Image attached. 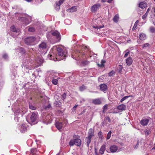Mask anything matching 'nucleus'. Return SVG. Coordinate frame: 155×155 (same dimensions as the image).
<instances>
[{
  "label": "nucleus",
  "mask_w": 155,
  "mask_h": 155,
  "mask_svg": "<svg viewBox=\"0 0 155 155\" xmlns=\"http://www.w3.org/2000/svg\"><path fill=\"white\" fill-rule=\"evenodd\" d=\"M44 60L41 55H39L36 58L34 62L35 65H34L33 63L31 61H32V59L29 58L26 60L25 62H23V64L21 65L22 68H24V69H31L32 68H35L40 66L43 63Z\"/></svg>",
  "instance_id": "1"
},
{
  "label": "nucleus",
  "mask_w": 155,
  "mask_h": 155,
  "mask_svg": "<svg viewBox=\"0 0 155 155\" xmlns=\"http://www.w3.org/2000/svg\"><path fill=\"white\" fill-rule=\"evenodd\" d=\"M56 49L58 51V55H56L55 57L57 61L64 60L67 56V52L65 50H63L59 47H55ZM55 47H54V48Z\"/></svg>",
  "instance_id": "2"
},
{
  "label": "nucleus",
  "mask_w": 155,
  "mask_h": 155,
  "mask_svg": "<svg viewBox=\"0 0 155 155\" xmlns=\"http://www.w3.org/2000/svg\"><path fill=\"white\" fill-rule=\"evenodd\" d=\"M52 36L55 38L54 42L59 41L61 39L60 33L57 30L51 31L47 35V37L48 39L50 41L52 39Z\"/></svg>",
  "instance_id": "3"
},
{
  "label": "nucleus",
  "mask_w": 155,
  "mask_h": 155,
  "mask_svg": "<svg viewBox=\"0 0 155 155\" xmlns=\"http://www.w3.org/2000/svg\"><path fill=\"white\" fill-rule=\"evenodd\" d=\"M36 40V38L35 37L31 36L25 38V42L28 45H33L35 44Z\"/></svg>",
  "instance_id": "4"
},
{
  "label": "nucleus",
  "mask_w": 155,
  "mask_h": 155,
  "mask_svg": "<svg viewBox=\"0 0 155 155\" xmlns=\"http://www.w3.org/2000/svg\"><path fill=\"white\" fill-rule=\"evenodd\" d=\"M81 140L80 139H75L71 140L69 143L70 146H73L74 144L80 147L81 145Z\"/></svg>",
  "instance_id": "5"
},
{
  "label": "nucleus",
  "mask_w": 155,
  "mask_h": 155,
  "mask_svg": "<svg viewBox=\"0 0 155 155\" xmlns=\"http://www.w3.org/2000/svg\"><path fill=\"white\" fill-rule=\"evenodd\" d=\"M20 19L23 23L25 25L28 24L32 20L31 17L29 16H27L26 17H21Z\"/></svg>",
  "instance_id": "6"
},
{
  "label": "nucleus",
  "mask_w": 155,
  "mask_h": 155,
  "mask_svg": "<svg viewBox=\"0 0 155 155\" xmlns=\"http://www.w3.org/2000/svg\"><path fill=\"white\" fill-rule=\"evenodd\" d=\"M38 113H32L31 117L30 120L31 123L34 124H36L37 123V119L38 118Z\"/></svg>",
  "instance_id": "7"
},
{
  "label": "nucleus",
  "mask_w": 155,
  "mask_h": 155,
  "mask_svg": "<svg viewBox=\"0 0 155 155\" xmlns=\"http://www.w3.org/2000/svg\"><path fill=\"white\" fill-rule=\"evenodd\" d=\"M110 151L112 153H114L117 152H119L120 151V149L118 148V147L115 145L111 146L110 148Z\"/></svg>",
  "instance_id": "8"
},
{
  "label": "nucleus",
  "mask_w": 155,
  "mask_h": 155,
  "mask_svg": "<svg viewBox=\"0 0 155 155\" xmlns=\"http://www.w3.org/2000/svg\"><path fill=\"white\" fill-rule=\"evenodd\" d=\"M101 6V4L99 3L94 4L91 7V12L94 13L96 12Z\"/></svg>",
  "instance_id": "9"
},
{
  "label": "nucleus",
  "mask_w": 155,
  "mask_h": 155,
  "mask_svg": "<svg viewBox=\"0 0 155 155\" xmlns=\"http://www.w3.org/2000/svg\"><path fill=\"white\" fill-rule=\"evenodd\" d=\"M149 119L148 118L142 119L140 121V123L143 126L147 125L149 123Z\"/></svg>",
  "instance_id": "10"
},
{
  "label": "nucleus",
  "mask_w": 155,
  "mask_h": 155,
  "mask_svg": "<svg viewBox=\"0 0 155 155\" xmlns=\"http://www.w3.org/2000/svg\"><path fill=\"white\" fill-rule=\"evenodd\" d=\"M48 76L46 79V80H48V81H50L51 79L55 78L56 77L54 74L52 72L48 73Z\"/></svg>",
  "instance_id": "11"
},
{
  "label": "nucleus",
  "mask_w": 155,
  "mask_h": 155,
  "mask_svg": "<svg viewBox=\"0 0 155 155\" xmlns=\"http://www.w3.org/2000/svg\"><path fill=\"white\" fill-rule=\"evenodd\" d=\"M47 46V44L45 42H42L39 45V49L40 50L46 49Z\"/></svg>",
  "instance_id": "12"
},
{
  "label": "nucleus",
  "mask_w": 155,
  "mask_h": 155,
  "mask_svg": "<svg viewBox=\"0 0 155 155\" xmlns=\"http://www.w3.org/2000/svg\"><path fill=\"white\" fill-rule=\"evenodd\" d=\"M77 10V6H74L67 9L66 11L68 12H76Z\"/></svg>",
  "instance_id": "13"
},
{
  "label": "nucleus",
  "mask_w": 155,
  "mask_h": 155,
  "mask_svg": "<svg viewBox=\"0 0 155 155\" xmlns=\"http://www.w3.org/2000/svg\"><path fill=\"white\" fill-rule=\"evenodd\" d=\"M19 128L20 132L22 133L25 132L26 130V126L24 124H22L19 126Z\"/></svg>",
  "instance_id": "14"
},
{
  "label": "nucleus",
  "mask_w": 155,
  "mask_h": 155,
  "mask_svg": "<svg viewBox=\"0 0 155 155\" xmlns=\"http://www.w3.org/2000/svg\"><path fill=\"white\" fill-rule=\"evenodd\" d=\"M10 29L12 31L14 32H16L17 34L16 35H18L19 34V32L18 29H17L14 26H12L11 27Z\"/></svg>",
  "instance_id": "15"
},
{
  "label": "nucleus",
  "mask_w": 155,
  "mask_h": 155,
  "mask_svg": "<svg viewBox=\"0 0 155 155\" xmlns=\"http://www.w3.org/2000/svg\"><path fill=\"white\" fill-rule=\"evenodd\" d=\"M55 126L58 130H60L62 127V123L61 122H57L55 124Z\"/></svg>",
  "instance_id": "16"
},
{
  "label": "nucleus",
  "mask_w": 155,
  "mask_h": 155,
  "mask_svg": "<svg viewBox=\"0 0 155 155\" xmlns=\"http://www.w3.org/2000/svg\"><path fill=\"white\" fill-rule=\"evenodd\" d=\"M139 38L140 40H145L146 38V35L144 33H140L139 35Z\"/></svg>",
  "instance_id": "17"
},
{
  "label": "nucleus",
  "mask_w": 155,
  "mask_h": 155,
  "mask_svg": "<svg viewBox=\"0 0 155 155\" xmlns=\"http://www.w3.org/2000/svg\"><path fill=\"white\" fill-rule=\"evenodd\" d=\"M126 62L128 65H130L133 62V59L131 57H129L126 59Z\"/></svg>",
  "instance_id": "18"
},
{
  "label": "nucleus",
  "mask_w": 155,
  "mask_h": 155,
  "mask_svg": "<svg viewBox=\"0 0 155 155\" xmlns=\"http://www.w3.org/2000/svg\"><path fill=\"white\" fill-rule=\"evenodd\" d=\"M126 106L124 104H121L117 107V109L120 110L122 111L124 110L126 108Z\"/></svg>",
  "instance_id": "19"
},
{
  "label": "nucleus",
  "mask_w": 155,
  "mask_h": 155,
  "mask_svg": "<svg viewBox=\"0 0 155 155\" xmlns=\"http://www.w3.org/2000/svg\"><path fill=\"white\" fill-rule=\"evenodd\" d=\"M147 6V4L144 2H141L139 4V7L141 8H145Z\"/></svg>",
  "instance_id": "20"
},
{
  "label": "nucleus",
  "mask_w": 155,
  "mask_h": 155,
  "mask_svg": "<svg viewBox=\"0 0 155 155\" xmlns=\"http://www.w3.org/2000/svg\"><path fill=\"white\" fill-rule=\"evenodd\" d=\"M100 88L103 91H105L107 90V86L105 84H101L100 85Z\"/></svg>",
  "instance_id": "21"
},
{
  "label": "nucleus",
  "mask_w": 155,
  "mask_h": 155,
  "mask_svg": "<svg viewBox=\"0 0 155 155\" xmlns=\"http://www.w3.org/2000/svg\"><path fill=\"white\" fill-rule=\"evenodd\" d=\"M92 103L95 104H101V101L99 99H94L92 101Z\"/></svg>",
  "instance_id": "22"
},
{
  "label": "nucleus",
  "mask_w": 155,
  "mask_h": 155,
  "mask_svg": "<svg viewBox=\"0 0 155 155\" xmlns=\"http://www.w3.org/2000/svg\"><path fill=\"white\" fill-rule=\"evenodd\" d=\"M105 149V145H103L100 149L99 152L101 154H104V151Z\"/></svg>",
  "instance_id": "23"
},
{
  "label": "nucleus",
  "mask_w": 155,
  "mask_h": 155,
  "mask_svg": "<svg viewBox=\"0 0 155 155\" xmlns=\"http://www.w3.org/2000/svg\"><path fill=\"white\" fill-rule=\"evenodd\" d=\"M94 136L93 130L92 129H90L88 133V136L87 137L90 138H92V137Z\"/></svg>",
  "instance_id": "24"
},
{
  "label": "nucleus",
  "mask_w": 155,
  "mask_h": 155,
  "mask_svg": "<svg viewBox=\"0 0 155 155\" xmlns=\"http://www.w3.org/2000/svg\"><path fill=\"white\" fill-rule=\"evenodd\" d=\"M38 150L36 148H33L31 150V153L33 155L38 154Z\"/></svg>",
  "instance_id": "25"
},
{
  "label": "nucleus",
  "mask_w": 155,
  "mask_h": 155,
  "mask_svg": "<svg viewBox=\"0 0 155 155\" xmlns=\"http://www.w3.org/2000/svg\"><path fill=\"white\" fill-rule=\"evenodd\" d=\"M91 138H90V137H87L85 140V142H86L87 145L88 147H89V145L91 142Z\"/></svg>",
  "instance_id": "26"
},
{
  "label": "nucleus",
  "mask_w": 155,
  "mask_h": 155,
  "mask_svg": "<svg viewBox=\"0 0 155 155\" xmlns=\"http://www.w3.org/2000/svg\"><path fill=\"white\" fill-rule=\"evenodd\" d=\"M21 110L20 109L18 108L15 109L14 112L15 116L19 115L21 114Z\"/></svg>",
  "instance_id": "27"
},
{
  "label": "nucleus",
  "mask_w": 155,
  "mask_h": 155,
  "mask_svg": "<svg viewBox=\"0 0 155 155\" xmlns=\"http://www.w3.org/2000/svg\"><path fill=\"white\" fill-rule=\"evenodd\" d=\"M2 57L6 60H8L9 58L8 54L6 53H4L2 54Z\"/></svg>",
  "instance_id": "28"
},
{
  "label": "nucleus",
  "mask_w": 155,
  "mask_h": 155,
  "mask_svg": "<svg viewBox=\"0 0 155 155\" xmlns=\"http://www.w3.org/2000/svg\"><path fill=\"white\" fill-rule=\"evenodd\" d=\"M89 63V62L87 60H83L81 61V64L82 66H84L88 64Z\"/></svg>",
  "instance_id": "29"
},
{
  "label": "nucleus",
  "mask_w": 155,
  "mask_h": 155,
  "mask_svg": "<svg viewBox=\"0 0 155 155\" xmlns=\"http://www.w3.org/2000/svg\"><path fill=\"white\" fill-rule=\"evenodd\" d=\"M119 16L118 15H116L113 18V21L115 22H117L119 19Z\"/></svg>",
  "instance_id": "30"
},
{
  "label": "nucleus",
  "mask_w": 155,
  "mask_h": 155,
  "mask_svg": "<svg viewBox=\"0 0 155 155\" xmlns=\"http://www.w3.org/2000/svg\"><path fill=\"white\" fill-rule=\"evenodd\" d=\"M106 61L105 60L103 59L101 61V64H98V65L101 67H104V64L105 62Z\"/></svg>",
  "instance_id": "31"
},
{
  "label": "nucleus",
  "mask_w": 155,
  "mask_h": 155,
  "mask_svg": "<svg viewBox=\"0 0 155 155\" xmlns=\"http://www.w3.org/2000/svg\"><path fill=\"white\" fill-rule=\"evenodd\" d=\"M58 80L57 79H55L54 78L52 79L51 82L52 84L54 85H57L58 83Z\"/></svg>",
  "instance_id": "32"
},
{
  "label": "nucleus",
  "mask_w": 155,
  "mask_h": 155,
  "mask_svg": "<svg viewBox=\"0 0 155 155\" xmlns=\"http://www.w3.org/2000/svg\"><path fill=\"white\" fill-rule=\"evenodd\" d=\"M97 54H95L94 53H93V54L90 56V58L91 59H92V58H93L91 59L92 61L94 60L97 58Z\"/></svg>",
  "instance_id": "33"
},
{
  "label": "nucleus",
  "mask_w": 155,
  "mask_h": 155,
  "mask_svg": "<svg viewBox=\"0 0 155 155\" xmlns=\"http://www.w3.org/2000/svg\"><path fill=\"white\" fill-rule=\"evenodd\" d=\"M104 27V25H102V26H99V25H94L93 26V28H95L96 29H100L101 28H103Z\"/></svg>",
  "instance_id": "34"
},
{
  "label": "nucleus",
  "mask_w": 155,
  "mask_h": 155,
  "mask_svg": "<svg viewBox=\"0 0 155 155\" xmlns=\"http://www.w3.org/2000/svg\"><path fill=\"white\" fill-rule=\"evenodd\" d=\"M18 51H19L21 54H24L25 53V51L24 49L22 48H19L18 49Z\"/></svg>",
  "instance_id": "35"
},
{
  "label": "nucleus",
  "mask_w": 155,
  "mask_h": 155,
  "mask_svg": "<svg viewBox=\"0 0 155 155\" xmlns=\"http://www.w3.org/2000/svg\"><path fill=\"white\" fill-rule=\"evenodd\" d=\"M29 108L30 109H31L32 110H35L36 109V107L35 106L32 105L31 104H29Z\"/></svg>",
  "instance_id": "36"
},
{
  "label": "nucleus",
  "mask_w": 155,
  "mask_h": 155,
  "mask_svg": "<svg viewBox=\"0 0 155 155\" xmlns=\"http://www.w3.org/2000/svg\"><path fill=\"white\" fill-rule=\"evenodd\" d=\"M150 31L151 33H155V28L151 26L150 28Z\"/></svg>",
  "instance_id": "37"
},
{
  "label": "nucleus",
  "mask_w": 155,
  "mask_h": 155,
  "mask_svg": "<svg viewBox=\"0 0 155 155\" xmlns=\"http://www.w3.org/2000/svg\"><path fill=\"white\" fill-rule=\"evenodd\" d=\"M86 88V87L84 85H82V86H81L79 87V90L81 91H83Z\"/></svg>",
  "instance_id": "38"
},
{
  "label": "nucleus",
  "mask_w": 155,
  "mask_h": 155,
  "mask_svg": "<svg viewBox=\"0 0 155 155\" xmlns=\"http://www.w3.org/2000/svg\"><path fill=\"white\" fill-rule=\"evenodd\" d=\"M111 133H112L111 131H109L108 132V134H107V137H106L107 140H109V139H110V137H111Z\"/></svg>",
  "instance_id": "39"
},
{
  "label": "nucleus",
  "mask_w": 155,
  "mask_h": 155,
  "mask_svg": "<svg viewBox=\"0 0 155 155\" xmlns=\"http://www.w3.org/2000/svg\"><path fill=\"white\" fill-rule=\"evenodd\" d=\"M35 30V28L33 27H30L28 28V31L30 32H34Z\"/></svg>",
  "instance_id": "40"
},
{
  "label": "nucleus",
  "mask_w": 155,
  "mask_h": 155,
  "mask_svg": "<svg viewBox=\"0 0 155 155\" xmlns=\"http://www.w3.org/2000/svg\"><path fill=\"white\" fill-rule=\"evenodd\" d=\"M77 55L78 56V57H80L83 55H84V53L81 52L80 51H78L77 52Z\"/></svg>",
  "instance_id": "41"
},
{
  "label": "nucleus",
  "mask_w": 155,
  "mask_h": 155,
  "mask_svg": "<svg viewBox=\"0 0 155 155\" xmlns=\"http://www.w3.org/2000/svg\"><path fill=\"white\" fill-rule=\"evenodd\" d=\"M51 108V106L50 104H48L45 107V110H49Z\"/></svg>",
  "instance_id": "42"
},
{
  "label": "nucleus",
  "mask_w": 155,
  "mask_h": 155,
  "mask_svg": "<svg viewBox=\"0 0 155 155\" xmlns=\"http://www.w3.org/2000/svg\"><path fill=\"white\" fill-rule=\"evenodd\" d=\"M131 96H125V97H123L121 100H120V101L121 102H123V101H124L126 99L128 98H129V97H130Z\"/></svg>",
  "instance_id": "43"
},
{
  "label": "nucleus",
  "mask_w": 155,
  "mask_h": 155,
  "mask_svg": "<svg viewBox=\"0 0 155 155\" xmlns=\"http://www.w3.org/2000/svg\"><path fill=\"white\" fill-rule=\"evenodd\" d=\"M107 105H105L103 106V112H105L107 110Z\"/></svg>",
  "instance_id": "44"
},
{
  "label": "nucleus",
  "mask_w": 155,
  "mask_h": 155,
  "mask_svg": "<svg viewBox=\"0 0 155 155\" xmlns=\"http://www.w3.org/2000/svg\"><path fill=\"white\" fill-rule=\"evenodd\" d=\"M150 46V44L149 43H146L142 45L143 48H145L146 47H148Z\"/></svg>",
  "instance_id": "45"
},
{
  "label": "nucleus",
  "mask_w": 155,
  "mask_h": 155,
  "mask_svg": "<svg viewBox=\"0 0 155 155\" xmlns=\"http://www.w3.org/2000/svg\"><path fill=\"white\" fill-rule=\"evenodd\" d=\"M56 6L55 9L56 10L58 11L59 10L60 8V5H58V3H57V2H56Z\"/></svg>",
  "instance_id": "46"
},
{
  "label": "nucleus",
  "mask_w": 155,
  "mask_h": 155,
  "mask_svg": "<svg viewBox=\"0 0 155 155\" xmlns=\"http://www.w3.org/2000/svg\"><path fill=\"white\" fill-rule=\"evenodd\" d=\"M64 23L67 25H69L71 24V21L68 19H66L64 21Z\"/></svg>",
  "instance_id": "47"
},
{
  "label": "nucleus",
  "mask_w": 155,
  "mask_h": 155,
  "mask_svg": "<svg viewBox=\"0 0 155 155\" xmlns=\"http://www.w3.org/2000/svg\"><path fill=\"white\" fill-rule=\"evenodd\" d=\"M119 69L118 70V72L119 73H120L122 71L123 68V67L122 66L120 65H119Z\"/></svg>",
  "instance_id": "48"
},
{
  "label": "nucleus",
  "mask_w": 155,
  "mask_h": 155,
  "mask_svg": "<svg viewBox=\"0 0 155 155\" xmlns=\"http://www.w3.org/2000/svg\"><path fill=\"white\" fill-rule=\"evenodd\" d=\"M144 132L146 135H148L150 134V131L147 129L145 130Z\"/></svg>",
  "instance_id": "49"
},
{
  "label": "nucleus",
  "mask_w": 155,
  "mask_h": 155,
  "mask_svg": "<svg viewBox=\"0 0 155 155\" xmlns=\"http://www.w3.org/2000/svg\"><path fill=\"white\" fill-rule=\"evenodd\" d=\"M65 0H60L58 2H57L58 3V5H61L63 2Z\"/></svg>",
  "instance_id": "50"
},
{
  "label": "nucleus",
  "mask_w": 155,
  "mask_h": 155,
  "mask_svg": "<svg viewBox=\"0 0 155 155\" xmlns=\"http://www.w3.org/2000/svg\"><path fill=\"white\" fill-rule=\"evenodd\" d=\"M15 117L14 118V120L16 122H18L19 120V117L17 116H15Z\"/></svg>",
  "instance_id": "51"
},
{
  "label": "nucleus",
  "mask_w": 155,
  "mask_h": 155,
  "mask_svg": "<svg viewBox=\"0 0 155 155\" xmlns=\"http://www.w3.org/2000/svg\"><path fill=\"white\" fill-rule=\"evenodd\" d=\"M114 74V71H112L111 72H110L108 74V75H109V76H112Z\"/></svg>",
  "instance_id": "52"
},
{
  "label": "nucleus",
  "mask_w": 155,
  "mask_h": 155,
  "mask_svg": "<svg viewBox=\"0 0 155 155\" xmlns=\"http://www.w3.org/2000/svg\"><path fill=\"white\" fill-rule=\"evenodd\" d=\"M148 14H147V13H145L144 15H143L142 17V18L143 19H145L146 18V17L147 16Z\"/></svg>",
  "instance_id": "53"
},
{
  "label": "nucleus",
  "mask_w": 155,
  "mask_h": 155,
  "mask_svg": "<svg viewBox=\"0 0 155 155\" xmlns=\"http://www.w3.org/2000/svg\"><path fill=\"white\" fill-rule=\"evenodd\" d=\"M66 97V94L65 93H64L62 95V98L63 99H64Z\"/></svg>",
  "instance_id": "54"
},
{
  "label": "nucleus",
  "mask_w": 155,
  "mask_h": 155,
  "mask_svg": "<svg viewBox=\"0 0 155 155\" xmlns=\"http://www.w3.org/2000/svg\"><path fill=\"white\" fill-rule=\"evenodd\" d=\"M137 24H134L132 29L133 30H135L137 28Z\"/></svg>",
  "instance_id": "55"
},
{
  "label": "nucleus",
  "mask_w": 155,
  "mask_h": 155,
  "mask_svg": "<svg viewBox=\"0 0 155 155\" xmlns=\"http://www.w3.org/2000/svg\"><path fill=\"white\" fill-rule=\"evenodd\" d=\"M129 51L127 52L124 55V57L125 58L129 54Z\"/></svg>",
  "instance_id": "56"
},
{
  "label": "nucleus",
  "mask_w": 155,
  "mask_h": 155,
  "mask_svg": "<svg viewBox=\"0 0 155 155\" xmlns=\"http://www.w3.org/2000/svg\"><path fill=\"white\" fill-rule=\"evenodd\" d=\"M106 120L108 121L109 122H110V118L109 117H106Z\"/></svg>",
  "instance_id": "57"
},
{
  "label": "nucleus",
  "mask_w": 155,
  "mask_h": 155,
  "mask_svg": "<svg viewBox=\"0 0 155 155\" xmlns=\"http://www.w3.org/2000/svg\"><path fill=\"white\" fill-rule=\"evenodd\" d=\"M138 144H139V142H138V141H137V143L135 146L134 147V148L136 149L138 148Z\"/></svg>",
  "instance_id": "58"
},
{
  "label": "nucleus",
  "mask_w": 155,
  "mask_h": 155,
  "mask_svg": "<svg viewBox=\"0 0 155 155\" xmlns=\"http://www.w3.org/2000/svg\"><path fill=\"white\" fill-rule=\"evenodd\" d=\"M15 73H14L13 74H12V75L11 76L12 78V79H14L15 78Z\"/></svg>",
  "instance_id": "59"
},
{
  "label": "nucleus",
  "mask_w": 155,
  "mask_h": 155,
  "mask_svg": "<svg viewBox=\"0 0 155 155\" xmlns=\"http://www.w3.org/2000/svg\"><path fill=\"white\" fill-rule=\"evenodd\" d=\"M113 1V0H108L107 1V2L109 3H111Z\"/></svg>",
  "instance_id": "60"
},
{
  "label": "nucleus",
  "mask_w": 155,
  "mask_h": 155,
  "mask_svg": "<svg viewBox=\"0 0 155 155\" xmlns=\"http://www.w3.org/2000/svg\"><path fill=\"white\" fill-rule=\"evenodd\" d=\"M48 56H50V58H49L50 60H54V58L52 59V58H51V56H52V55H51L50 54H49Z\"/></svg>",
  "instance_id": "61"
},
{
  "label": "nucleus",
  "mask_w": 155,
  "mask_h": 155,
  "mask_svg": "<svg viewBox=\"0 0 155 155\" xmlns=\"http://www.w3.org/2000/svg\"><path fill=\"white\" fill-rule=\"evenodd\" d=\"M95 155H99V154H98V153L97 152V150H96V148H95Z\"/></svg>",
  "instance_id": "62"
},
{
  "label": "nucleus",
  "mask_w": 155,
  "mask_h": 155,
  "mask_svg": "<svg viewBox=\"0 0 155 155\" xmlns=\"http://www.w3.org/2000/svg\"><path fill=\"white\" fill-rule=\"evenodd\" d=\"M150 11V8H148L147 9V12H146V13H147V14H148V13H149V12Z\"/></svg>",
  "instance_id": "63"
},
{
  "label": "nucleus",
  "mask_w": 155,
  "mask_h": 155,
  "mask_svg": "<svg viewBox=\"0 0 155 155\" xmlns=\"http://www.w3.org/2000/svg\"><path fill=\"white\" fill-rule=\"evenodd\" d=\"M78 106V105H76L73 107V108L74 109H75Z\"/></svg>",
  "instance_id": "64"
}]
</instances>
